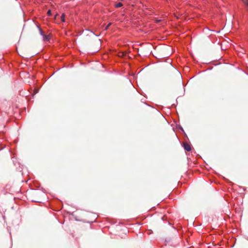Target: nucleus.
<instances>
[{
    "label": "nucleus",
    "mask_w": 248,
    "mask_h": 248,
    "mask_svg": "<svg viewBox=\"0 0 248 248\" xmlns=\"http://www.w3.org/2000/svg\"><path fill=\"white\" fill-rule=\"evenodd\" d=\"M111 25V23H109L108 24V25L105 28V30H107L108 28L110 27V26Z\"/></svg>",
    "instance_id": "obj_6"
},
{
    "label": "nucleus",
    "mask_w": 248,
    "mask_h": 248,
    "mask_svg": "<svg viewBox=\"0 0 248 248\" xmlns=\"http://www.w3.org/2000/svg\"><path fill=\"white\" fill-rule=\"evenodd\" d=\"M169 67L172 73L180 77V73L170 63L169 65Z\"/></svg>",
    "instance_id": "obj_2"
},
{
    "label": "nucleus",
    "mask_w": 248,
    "mask_h": 248,
    "mask_svg": "<svg viewBox=\"0 0 248 248\" xmlns=\"http://www.w3.org/2000/svg\"><path fill=\"white\" fill-rule=\"evenodd\" d=\"M40 30L41 32L42 33V30L41 29H40Z\"/></svg>",
    "instance_id": "obj_12"
},
{
    "label": "nucleus",
    "mask_w": 248,
    "mask_h": 248,
    "mask_svg": "<svg viewBox=\"0 0 248 248\" xmlns=\"http://www.w3.org/2000/svg\"><path fill=\"white\" fill-rule=\"evenodd\" d=\"M168 48H155V54L156 57L159 58H164L169 57L170 53L168 51Z\"/></svg>",
    "instance_id": "obj_1"
},
{
    "label": "nucleus",
    "mask_w": 248,
    "mask_h": 248,
    "mask_svg": "<svg viewBox=\"0 0 248 248\" xmlns=\"http://www.w3.org/2000/svg\"><path fill=\"white\" fill-rule=\"evenodd\" d=\"M61 20L62 22L65 21V15L63 14L61 16Z\"/></svg>",
    "instance_id": "obj_5"
},
{
    "label": "nucleus",
    "mask_w": 248,
    "mask_h": 248,
    "mask_svg": "<svg viewBox=\"0 0 248 248\" xmlns=\"http://www.w3.org/2000/svg\"><path fill=\"white\" fill-rule=\"evenodd\" d=\"M183 146H184V148L185 150H186V151H191V148L190 145L189 144L186 143H184Z\"/></svg>",
    "instance_id": "obj_3"
},
{
    "label": "nucleus",
    "mask_w": 248,
    "mask_h": 248,
    "mask_svg": "<svg viewBox=\"0 0 248 248\" xmlns=\"http://www.w3.org/2000/svg\"><path fill=\"white\" fill-rule=\"evenodd\" d=\"M47 14L48 16H51V10H49L47 12Z\"/></svg>",
    "instance_id": "obj_7"
},
{
    "label": "nucleus",
    "mask_w": 248,
    "mask_h": 248,
    "mask_svg": "<svg viewBox=\"0 0 248 248\" xmlns=\"http://www.w3.org/2000/svg\"><path fill=\"white\" fill-rule=\"evenodd\" d=\"M246 4L247 5H248V2L246 3Z\"/></svg>",
    "instance_id": "obj_11"
},
{
    "label": "nucleus",
    "mask_w": 248,
    "mask_h": 248,
    "mask_svg": "<svg viewBox=\"0 0 248 248\" xmlns=\"http://www.w3.org/2000/svg\"><path fill=\"white\" fill-rule=\"evenodd\" d=\"M119 56L120 57H123L124 56V53L123 52H121L119 54Z\"/></svg>",
    "instance_id": "obj_9"
},
{
    "label": "nucleus",
    "mask_w": 248,
    "mask_h": 248,
    "mask_svg": "<svg viewBox=\"0 0 248 248\" xmlns=\"http://www.w3.org/2000/svg\"><path fill=\"white\" fill-rule=\"evenodd\" d=\"M159 21H160V20H156V22H158Z\"/></svg>",
    "instance_id": "obj_10"
},
{
    "label": "nucleus",
    "mask_w": 248,
    "mask_h": 248,
    "mask_svg": "<svg viewBox=\"0 0 248 248\" xmlns=\"http://www.w3.org/2000/svg\"><path fill=\"white\" fill-rule=\"evenodd\" d=\"M48 39V37L46 35H44V40H46Z\"/></svg>",
    "instance_id": "obj_8"
},
{
    "label": "nucleus",
    "mask_w": 248,
    "mask_h": 248,
    "mask_svg": "<svg viewBox=\"0 0 248 248\" xmlns=\"http://www.w3.org/2000/svg\"><path fill=\"white\" fill-rule=\"evenodd\" d=\"M123 6V4L121 2H118V3L116 4L115 7L116 8H119Z\"/></svg>",
    "instance_id": "obj_4"
}]
</instances>
